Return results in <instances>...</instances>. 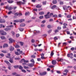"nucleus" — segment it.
Instances as JSON below:
<instances>
[{"label": "nucleus", "instance_id": "nucleus-22", "mask_svg": "<svg viewBox=\"0 0 76 76\" xmlns=\"http://www.w3.org/2000/svg\"><path fill=\"white\" fill-rule=\"evenodd\" d=\"M56 7V5H54L53 6H52L51 7V9H54Z\"/></svg>", "mask_w": 76, "mask_h": 76}, {"label": "nucleus", "instance_id": "nucleus-16", "mask_svg": "<svg viewBox=\"0 0 76 76\" xmlns=\"http://www.w3.org/2000/svg\"><path fill=\"white\" fill-rule=\"evenodd\" d=\"M7 55L8 56H6V57L8 58H11L10 57V53L8 54Z\"/></svg>", "mask_w": 76, "mask_h": 76}, {"label": "nucleus", "instance_id": "nucleus-5", "mask_svg": "<svg viewBox=\"0 0 76 76\" xmlns=\"http://www.w3.org/2000/svg\"><path fill=\"white\" fill-rule=\"evenodd\" d=\"M23 61L24 62V63H28V61H26L24 58L22 59L20 61V62L21 63L23 62Z\"/></svg>", "mask_w": 76, "mask_h": 76}, {"label": "nucleus", "instance_id": "nucleus-17", "mask_svg": "<svg viewBox=\"0 0 76 76\" xmlns=\"http://www.w3.org/2000/svg\"><path fill=\"white\" fill-rule=\"evenodd\" d=\"M7 34L6 32H2V33H1V34L2 35H6Z\"/></svg>", "mask_w": 76, "mask_h": 76}, {"label": "nucleus", "instance_id": "nucleus-15", "mask_svg": "<svg viewBox=\"0 0 76 76\" xmlns=\"http://www.w3.org/2000/svg\"><path fill=\"white\" fill-rule=\"evenodd\" d=\"M8 47V45L7 44H5L3 45V48H5Z\"/></svg>", "mask_w": 76, "mask_h": 76}, {"label": "nucleus", "instance_id": "nucleus-32", "mask_svg": "<svg viewBox=\"0 0 76 76\" xmlns=\"http://www.w3.org/2000/svg\"><path fill=\"white\" fill-rule=\"evenodd\" d=\"M4 63H7V64H10L9 62L8 61H4Z\"/></svg>", "mask_w": 76, "mask_h": 76}, {"label": "nucleus", "instance_id": "nucleus-50", "mask_svg": "<svg viewBox=\"0 0 76 76\" xmlns=\"http://www.w3.org/2000/svg\"><path fill=\"white\" fill-rule=\"evenodd\" d=\"M53 21V19L52 18L50 19L49 20V22H52Z\"/></svg>", "mask_w": 76, "mask_h": 76}, {"label": "nucleus", "instance_id": "nucleus-19", "mask_svg": "<svg viewBox=\"0 0 76 76\" xmlns=\"http://www.w3.org/2000/svg\"><path fill=\"white\" fill-rule=\"evenodd\" d=\"M25 20L24 19H22L20 20H19V22L22 23Z\"/></svg>", "mask_w": 76, "mask_h": 76}, {"label": "nucleus", "instance_id": "nucleus-61", "mask_svg": "<svg viewBox=\"0 0 76 76\" xmlns=\"http://www.w3.org/2000/svg\"><path fill=\"white\" fill-rule=\"evenodd\" d=\"M11 33H12V34L13 35H14L15 34V32H14L13 31H12V32H11Z\"/></svg>", "mask_w": 76, "mask_h": 76}, {"label": "nucleus", "instance_id": "nucleus-18", "mask_svg": "<svg viewBox=\"0 0 76 76\" xmlns=\"http://www.w3.org/2000/svg\"><path fill=\"white\" fill-rule=\"evenodd\" d=\"M10 62L11 63H13V59H12L11 58H10V60H9Z\"/></svg>", "mask_w": 76, "mask_h": 76}, {"label": "nucleus", "instance_id": "nucleus-41", "mask_svg": "<svg viewBox=\"0 0 76 76\" xmlns=\"http://www.w3.org/2000/svg\"><path fill=\"white\" fill-rule=\"evenodd\" d=\"M20 47L18 45H16L15 46V48H18Z\"/></svg>", "mask_w": 76, "mask_h": 76}, {"label": "nucleus", "instance_id": "nucleus-28", "mask_svg": "<svg viewBox=\"0 0 76 76\" xmlns=\"http://www.w3.org/2000/svg\"><path fill=\"white\" fill-rule=\"evenodd\" d=\"M2 27L5 28V26L3 25V24H1L0 25V28H1Z\"/></svg>", "mask_w": 76, "mask_h": 76}, {"label": "nucleus", "instance_id": "nucleus-25", "mask_svg": "<svg viewBox=\"0 0 76 76\" xmlns=\"http://www.w3.org/2000/svg\"><path fill=\"white\" fill-rule=\"evenodd\" d=\"M15 55L17 56L20 55V53L18 52H15Z\"/></svg>", "mask_w": 76, "mask_h": 76}, {"label": "nucleus", "instance_id": "nucleus-9", "mask_svg": "<svg viewBox=\"0 0 76 76\" xmlns=\"http://www.w3.org/2000/svg\"><path fill=\"white\" fill-rule=\"evenodd\" d=\"M56 60H53L52 61V64L53 65H55L56 64Z\"/></svg>", "mask_w": 76, "mask_h": 76}, {"label": "nucleus", "instance_id": "nucleus-2", "mask_svg": "<svg viewBox=\"0 0 76 76\" xmlns=\"http://www.w3.org/2000/svg\"><path fill=\"white\" fill-rule=\"evenodd\" d=\"M17 4L18 5H20L21 4H25V3L24 2H22L21 1H18L17 2Z\"/></svg>", "mask_w": 76, "mask_h": 76}, {"label": "nucleus", "instance_id": "nucleus-48", "mask_svg": "<svg viewBox=\"0 0 76 76\" xmlns=\"http://www.w3.org/2000/svg\"><path fill=\"white\" fill-rule=\"evenodd\" d=\"M51 32H52V30H51V29H50V30H49L48 31V33H51Z\"/></svg>", "mask_w": 76, "mask_h": 76}, {"label": "nucleus", "instance_id": "nucleus-53", "mask_svg": "<svg viewBox=\"0 0 76 76\" xmlns=\"http://www.w3.org/2000/svg\"><path fill=\"white\" fill-rule=\"evenodd\" d=\"M12 75H13V76H14V75H16V72L12 73Z\"/></svg>", "mask_w": 76, "mask_h": 76}, {"label": "nucleus", "instance_id": "nucleus-55", "mask_svg": "<svg viewBox=\"0 0 76 76\" xmlns=\"http://www.w3.org/2000/svg\"><path fill=\"white\" fill-rule=\"evenodd\" d=\"M43 18V16H40V17H39V18H40V19H42Z\"/></svg>", "mask_w": 76, "mask_h": 76}, {"label": "nucleus", "instance_id": "nucleus-51", "mask_svg": "<svg viewBox=\"0 0 76 76\" xmlns=\"http://www.w3.org/2000/svg\"><path fill=\"white\" fill-rule=\"evenodd\" d=\"M4 32V31L3 30H0V33L1 34V33H3Z\"/></svg>", "mask_w": 76, "mask_h": 76}, {"label": "nucleus", "instance_id": "nucleus-1", "mask_svg": "<svg viewBox=\"0 0 76 76\" xmlns=\"http://www.w3.org/2000/svg\"><path fill=\"white\" fill-rule=\"evenodd\" d=\"M50 13V12H48L46 15H45V17L46 19H48L50 18V16L49 15Z\"/></svg>", "mask_w": 76, "mask_h": 76}, {"label": "nucleus", "instance_id": "nucleus-47", "mask_svg": "<svg viewBox=\"0 0 76 76\" xmlns=\"http://www.w3.org/2000/svg\"><path fill=\"white\" fill-rule=\"evenodd\" d=\"M64 4V3L63 1H60V5H63Z\"/></svg>", "mask_w": 76, "mask_h": 76}, {"label": "nucleus", "instance_id": "nucleus-26", "mask_svg": "<svg viewBox=\"0 0 76 76\" xmlns=\"http://www.w3.org/2000/svg\"><path fill=\"white\" fill-rule=\"evenodd\" d=\"M14 2V1H10V0H9V1H8V2L9 3H13Z\"/></svg>", "mask_w": 76, "mask_h": 76}, {"label": "nucleus", "instance_id": "nucleus-43", "mask_svg": "<svg viewBox=\"0 0 76 76\" xmlns=\"http://www.w3.org/2000/svg\"><path fill=\"white\" fill-rule=\"evenodd\" d=\"M20 44L22 46H23V43L22 42H20Z\"/></svg>", "mask_w": 76, "mask_h": 76}, {"label": "nucleus", "instance_id": "nucleus-24", "mask_svg": "<svg viewBox=\"0 0 76 76\" xmlns=\"http://www.w3.org/2000/svg\"><path fill=\"white\" fill-rule=\"evenodd\" d=\"M18 68H19V69L20 70L23 69V67H22V66H19V67Z\"/></svg>", "mask_w": 76, "mask_h": 76}, {"label": "nucleus", "instance_id": "nucleus-11", "mask_svg": "<svg viewBox=\"0 0 76 76\" xmlns=\"http://www.w3.org/2000/svg\"><path fill=\"white\" fill-rule=\"evenodd\" d=\"M14 49V47H12V46H10V51H13Z\"/></svg>", "mask_w": 76, "mask_h": 76}, {"label": "nucleus", "instance_id": "nucleus-49", "mask_svg": "<svg viewBox=\"0 0 76 76\" xmlns=\"http://www.w3.org/2000/svg\"><path fill=\"white\" fill-rule=\"evenodd\" d=\"M47 28H50L51 27V26L50 25H49L47 26Z\"/></svg>", "mask_w": 76, "mask_h": 76}, {"label": "nucleus", "instance_id": "nucleus-33", "mask_svg": "<svg viewBox=\"0 0 76 76\" xmlns=\"http://www.w3.org/2000/svg\"><path fill=\"white\" fill-rule=\"evenodd\" d=\"M21 70V71L22 72H23L24 73H26V70H24V69H22Z\"/></svg>", "mask_w": 76, "mask_h": 76}, {"label": "nucleus", "instance_id": "nucleus-27", "mask_svg": "<svg viewBox=\"0 0 76 76\" xmlns=\"http://www.w3.org/2000/svg\"><path fill=\"white\" fill-rule=\"evenodd\" d=\"M54 55V52H53L52 51L50 54V56H53Z\"/></svg>", "mask_w": 76, "mask_h": 76}, {"label": "nucleus", "instance_id": "nucleus-38", "mask_svg": "<svg viewBox=\"0 0 76 76\" xmlns=\"http://www.w3.org/2000/svg\"><path fill=\"white\" fill-rule=\"evenodd\" d=\"M53 3L54 4H56L57 3V1L56 0L53 1Z\"/></svg>", "mask_w": 76, "mask_h": 76}, {"label": "nucleus", "instance_id": "nucleus-40", "mask_svg": "<svg viewBox=\"0 0 76 76\" xmlns=\"http://www.w3.org/2000/svg\"><path fill=\"white\" fill-rule=\"evenodd\" d=\"M24 69H28V66H24Z\"/></svg>", "mask_w": 76, "mask_h": 76}, {"label": "nucleus", "instance_id": "nucleus-52", "mask_svg": "<svg viewBox=\"0 0 76 76\" xmlns=\"http://www.w3.org/2000/svg\"><path fill=\"white\" fill-rule=\"evenodd\" d=\"M71 15H69L68 16H67V18H70L71 17Z\"/></svg>", "mask_w": 76, "mask_h": 76}, {"label": "nucleus", "instance_id": "nucleus-12", "mask_svg": "<svg viewBox=\"0 0 76 76\" xmlns=\"http://www.w3.org/2000/svg\"><path fill=\"white\" fill-rule=\"evenodd\" d=\"M11 30V28H7L4 29V30L6 31H7L9 30Z\"/></svg>", "mask_w": 76, "mask_h": 76}, {"label": "nucleus", "instance_id": "nucleus-29", "mask_svg": "<svg viewBox=\"0 0 76 76\" xmlns=\"http://www.w3.org/2000/svg\"><path fill=\"white\" fill-rule=\"evenodd\" d=\"M44 14V12H40L39 13V14L41 15H43Z\"/></svg>", "mask_w": 76, "mask_h": 76}, {"label": "nucleus", "instance_id": "nucleus-31", "mask_svg": "<svg viewBox=\"0 0 76 76\" xmlns=\"http://www.w3.org/2000/svg\"><path fill=\"white\" fill-rule=\"evenodd\" d=\"M14 22H19V20H14Z\"/></svg>", "mask_w": 76, "mask_h": 76}, {"label": "nucleus", "instance_id": "nucleus-45", "mask_svg": "<svg viewBox=\"0 0 76 76\" xmlns=\"http://www.w3.org/2000/svg\"><path fill=\"white\" fill-rule=\"evenodd\" d=\"M9 6H7L5 7V8L6 9H7L8 10V9L9 8Z\"/></svg>", "mask_w": 76, "mask_h": 76}, {"label": "nucleus", "instance_id": "nucleus-21", "mask_svg": "<svg viewBox=\"0 0 76 76\" xmlns=\"http://www.w3.org/2000/svg\"><path fill=\"white\" fill-rule=\"evenodd\" d=\"M1 39L4 40V39H6V38L4 36H1Z\"/></svg>", "mask_w": 76, "mask_h": 76}, {"label": "nucleus", "instance_id": "nucleus-59", "mask_svg": "<svg viewBox=\"0 0 76 76\" xmlns=\"http://www.w3.org/2000/svg\"><path fill=\"white\" fill-rule=\"evenodd\" d=\"M31 57H32L33 58H35V56L34 55H32L31 56Z\"/></svg>", "mask_w": 76, "mask_h": 76}, {"label": "nucleus", "instance_id": "nucleus-30", "mask_svg": "<svg viewBox=\"0 0 76 76\" xmlns=\"http://www.w3.org/2000/svg\"><path fill=\"white\" fill-rule=\"evenodd\" d=\"M58 61H61V62H63V59L61 58L60 59H59L58 60Z\"/></svg>", "mask_w": 76, "mask_h": 76}, {"label": "nucleus", "instance_id": "nucleus-58", "mask_svg": "<svg viewBox=\"0 0 76 76\" xmlns=\"http://www.w3.org/2000/svg\"><path fill=\"white\" fill-rule=\"evenodd\" d=\"M18 67H19L18 65L14 66V67L15 68H18Z\"/></svg>", "mask_w": 76, "mask_h": 76}, {"label": "nucleus", "instance_id": "nucleus-54", "mask_svg": "<svg viewBox=\"0 0 76 76\" xmlns=\"http://www.w3.org/2000/svg\"><path fill=\"white\" fill-rule=\"evenodd\" d=\"M20 36V34H16V37H19Z\"/></svg>", "mask_w": 76, "mask_h": 76}, {"label": "nucleus", "instance_id": "nucleus-57", "mask_svg": "<svg viewBox=\"0 0 76 76\" xmlns=\"http://www.w3.org/2000/svg\"><path fill=\"white\" fill-rule=\"evenodd\" d=\"M0 55L1 57H4V55L3 54H0Z\"/></svg>", "mask_w": 76, "mask_h": 76}, {"label": "nucleus", "instance_id": "nucleus-37", "mask_svg": "<svg viewBox=\"0 0 76 76\" xmlns=\"http://www.w3.org/2000/svg\"><path fill=\"white\" fill-rule=\"evenodd\" d=\"M1 52H2V53H7V52L6 51H5L4 50H2L1 51Z\"/></svg>", "mask_w": 76, "mask_h": 76}, {"label": "nucleus", "instance_id": "nucleus-4", "mask_svg": "<svg viewBox=\"0 0 76 76\" xmlns=\"http://www.w3.org/2000/svg\"><path fill=\"white\" fill-rule=\"evenodd\" d=\"M73 56V54L72 53L68 54H67V57H70L71 58H72Z\"/></svg>", "mask_w": 76, "mask_h": 76}, {"label": "nucleus", "instance_id": "nucleus-10", "mask_svg": "<svg viewBox=\"0 0 76 76\" xmlns=\"http://www.w3.org/2000/svg\"><path fill=\"white\" fill-rule=\"evenodd\" d=\"M34 63L29 64H28V66L30 67H33L34 66Z\"/></svg>", "mask_w": 76, "mask_h": 76}, {"label": "nucleus", "instance_id": "nucleus-13", "mask_svg": "<svg viewBox=\"0 0 76 76\" xmlns=\"http://www.w3.org/2000/svg\"><path fill=\"white\" fill-rule=\"evenodd\" d=\"M19 29L20 31L22 32L24 30V28H19Z\"/></svg>", "mask_w": 76, "mask_h": 76}, {"label": "nucleus", "instance_id": "nucleus-64", "mask_svg": "<svg viewBox=\"0 0 76 76\" xmlns=\"http://www.w3.org/2000/svg\"><path fill=\"white\" fill-rule=\"evenodd\" d=\"M43 5H46V2H45V1L43 2Z\"/></svg>", "mask_w": 76, "mask_h": 76}, {"label": "nucleus", "instance_id": "nucleus-23", "mask_svg": "<svg viewBox=\"0 0 76 76\" xmlns=\"http://www.w3.org/2000/svg\"><path fill=\"white\" fill-rule=\"evenodd\" d=\"M25 26V24L24 23L21 24L20 25V26H21V27Z\"/></svg>", "mask_w": 76, "mask_h": 76}, {"label": "nucleus", "instance_id": "nucleus-14", "mask_svg": "<svg viewBox=\"0 0 76 76\" xmlns=\"http://www.w3.org/2000/svg\"><path fill=\"white\" fill-rule=\"evenodd\" d=\"M63 8L64 10H67V7H66V6H64L63 7Z\"/></svg>", "mask_w": 76, "mask_h": 76}, {"label": "nucleus", "instance_id": "nucleus-63", "mask_svg": "<svg viewBox=\"0 0 76 76\" xmlns=\"http://www.w3.org/2000/svg\"><path fill=\"white\" fill-rule=\"evenodd\" d=\"M58 30H61V27H58Z\"/></svg>", "mask_w": 76, "mask_h": 76}, {"label": "nucleus", "instance_id": "nucleus-62", "mask_svg": "<svg viewBox=\"0 0 76 76\" xmlns=\"http://www.w3.org/2000/svg\"><path fill=\"white\" fill-rule=\"evenodd\" d=\"M56 72L58 73V74H61V72L59 71H57Z\"/></svg>", "mask_w": 76, "mask_h": 76}, {"label": "nucleus", "instance_id": "nucleus-8", "mask_svg": "<svg viewBox=\"0 0 76 76\" xmlns=\"http://www.w3.org/2000/svg\"><path fill=\"white\" fill-rule=\"evenodd\" d=\"M4 22H5V20L1 18V17H0V23H4Z\"/></svg>", "mask_w": 76, "mask_h": 76}, {"label": "nucleus", "instance_id": "nucleus-56", "mask_svg": "<svg viewBox=\"0 0 76 76\" xmlns=\"http://www.w3.org/2000/svg\"><path fill=\"white\" fill-rule=\"evenodd\" d=\"M74 49H75V48H74V47L72 48H70V50H71L72 51H73V50H74Z\"/></svg>", "mask_w": 76, "mask_h": 76}, {"label": "nucleus", "instance_id": "nucleus-60", "mask_svg": "<svg viewBox=\"0 0 76 76\" xmlns=\"http://www.w3.org/2000/svg\"><path fill=\"white\" fill-rule=\"evenodd\" d=\"M34 42H35V41L34 39H32L31 40V42L32 43H34Z\"/></svg>", "mask_w": 76, "mask_h": 76}, {"label": "nucleus", "instance_id": "nucleus-34", "mask_svg": "<svg viewBox=\"0 0 76 76\" xmlns=\"http://www.w3.org/2000/svg\"><path fill=\"white\" fill-rule=\"evenodd\" d=\"M20 59V58H15V60H19Z\"/></svg>", "mask_w": 76, "mask_h": 76}, {"label": "nucleus", "instance_id": "nucleus-44", "mask_svg": "<svg viewBox=\"0 0 76 76\" xmlns=\"http://www.w3.org/2000/svg\"><path fill=\"white\" fill-rule=\"evenodd\" d=\"M54 39L55 40H57L58 39V38L57 37H54Z\"/></svg>", "mask_w": 76, "mask_h": 76}, {"label": "nucleus", "instance_id": "nucleus-36", "mask_svg": "<svg viewBox=\"0 0 76 76\" xmlns=\"http://www.w3.org/2000/svg\"><path fill=\"white\" fill-rule=\"evenodd\" d=\"M13 8L11 7H9V8H8V10H10L13 9Z\"/></svg>", "mask_w": 76, "mask_h": 76}, {"label": "nucleus", "instance_id": "nucleus-39", "mask_svg": "<svg viewBox=\"0 0 76 76\" xmlns=\"http://www.w3.org/2000/svg\"><path fill=\"white\" fill-rule=\"evenodd\" d=\"M31 62L32 63H33L34 64V59H32L31 60Z\"/></svg>", "mask_w": 76, "mask_h": 76}, {"label": "nucleus", "instance_id": "nucleus-35", "mask_svg": "<svg viewBox=\"0 0 76 76\" xmlns=\"http://www.w3.org/2000/svg\"><path fill=\"white\" fill-rule=\"evenodd\" d=\"M53 17L56 18L57 17V15L56 14H55L53 15Z\"/></svg>", "mask_w": 76, "mask_h": 76}, {"label": "nucleus", "instance_id": "nucleus-3", "mask_svg": "<svg viewBox=\"0 0 76 76\" xmlns=\"http://www.w3.org/2000/svg\"><path fill=\"white\" fill-rule=\"evenodd\" d=\"M47 74V72H44L42 73H40V74H39V75H40V76H43L46 75Z\"/></svg>", "mask_w": 76, "mask_h": 76}, {"label": "nucleus", "instance_id": "nucleus-20", "mask_svg": "<svg viewBox=\"0 0 76 76\" xmlns=\"http://www.w3.org/2000/svg\"><path fill=\"white\" fill-rule=\"evenodd\" d=\"M41 7H42V5H40L39 4H38L37 5V6H36V7L37 8H40Z\"/></svg>", "mask_w": 76, "mask_h": 76}, {"label": "nucleus", "instance_id": "nucleus-42", "mask_svg": "<svg viewBox=\"0 0 76 76\" xmlns=\"http://www.w3.org/2000/svg\"><path fill=\"white\" fill-rule=\"evenodd\" d=\"M37 61H41V58H37Z\"/></svg>", "mask_w": 76, "mask_h": 76}, {"label": "nucleus", "instance_id": "nucleus-7", "mask_svg": "<svg viewBox=\"0 0 76 76\" xmlns=\"http://www.w3.org/2000/svg\"><path fill=\"white\" fill-rule=\"evenodd\" d=\"M41 58H42V59H45V58L44 56V54L43 53L42 54H41Z\"/></svg>", "mask_w": 76, "mask_h": 76}, {"label": "nucleus", "instance_id": "nucleus-6", "mask_svg": "<svg viewBox=\"0 0 76 76\" xmlns=\"http://www.w3.org/2000/svg\"><path fill=\"white\" fill-rule=\"evenodd\" d=\"M9 40L10 41L9 43H12L13 42H15V40H14L12 39L11 38L9 39Z\"/></svg>", "mask_w": 76, "mask_h": 76}, {"label": "nucleus", "instance_id": "nucleus-46", "mask_svg": "<svg viewBox=\"0 0 76 76\" xmlns=\"http://www.w3.org/2000/svg\"><path fill=\"white\" fill-rule=\"evenodd\" d=\"M58 32V29H55V33H57Z\"/></svg>", "mask_w": 76, "mask_h": 76}]
</instances>
